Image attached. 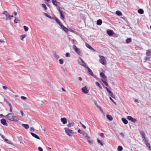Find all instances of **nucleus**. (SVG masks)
<instances>
[{
    "mask_svg": "<svg viewBox=\"0 0 151 151\" xmlns=\"http://www.w3.org/2000/svg\"><path fill=\"white\" fill-rule=\"evenodd\" d=\"M38 148L39 151H43V149L41 147H38Z\"/></svg>",
    "mask_w": 151,
    "mask_h": 151,
    "instance_id": "nucleus-53",
    "label": "nucleus"
},
{
    "mask_svg": "<svg viewBox=\"0 0 151 151\" xmlns=\"http://www.w3.org/2000/svg\"><path fill=\"white\" fill-rule=\"evenodd\" d=\"M23 27L24 28V31L25 32H27V31H28V27H27V26H24Z\"/></svg>",
    "mask_w": 151,
    "mask_h": 151,
    "instance_id": "nucleus-41",
    "label": "nucleus"
},
{
    "mask_svg": "<svg viewBox=\"0 0 151 151\" xmlns=\"http://www.w3.org/2000/svg\"><path fill=\"white\" fill-rule=\"evenodd\" d=\"M3 14L5 15L6 20H11V16L6 11L3 12Z\"/></svg>",
    "mask_w": 151,
    "mask_h": 151,
    "instance_id": "nucleus-5",
    "label": "nucleus"
},
{
    "mask_svg": "<svg viewBox=\"0 0 151 151\" xmlns=\"http://www.w3.org/2000/svg\"><path fill=\"white\" fill-rule=\"evenodd\" d=\"M60 26L62 29H63L65 32H67L68 31V29L64 27L62 24L60 25Z\"/></svg>",
    "mask_w": 151,
    "mask_h": 151,
    "instance_id": "nucleus-23",
    "label": "nucleus"
},
{
    "mask_svg": "<svg viewBox=\"0 0 151 151\" xmlns=\"http://www.w3.org/2000/svg\"><path fill=\"white\" fill-rule=\"evenodd\" d=\"M53 55H54L55 58L57 59H58L59 58V55H57L56 52H54L53 53Z\"/></svg>",
    "mask_w": 151,
    "mask_h": 151,
    "instance_id": "nucleus-31",
    "label": "nucleus"
},
{
    "mask_svg": "<svg viewBox=\"0 0 151 151\" xmlns=\"http://www.w3.org/2000/svg\"><path fill=\"white\" fill-rule=\"evenodd\" d=\"M1 123L4 126H7L8 124L6 123V120L4 119H1Z\"/></svg>",
    "mask_w": 151,
    "mask_h": 151,
    "instance_id": "nucleus-17",
    "label": "nucleus"
},
{
    "mask_svg": "<svg viewBox=\"0 0 151 151\" xmlns=\"http://www.w3.org/2000/svg\"><path fill=\"white\" fill-rule=\"evenodd\" d=\"M85 68L87 69V72L88 74L92 76H93V73L92 71L88 66H86Z\"/></svg>",
    "mask_w": 151,
    "mask_h": 151,
    "instance_id": "nucleus-12",
    "label": "nucleus"
},
{
    "mask_svg": "<svg viewBox=\"0 0 151 151\" xmlns=\"http://www.w3.org/2000/svg\"><path fill=\"white\" fill-rule=\"evenodd\" d=\"M68 30H69L71 32H74V31L73 29H68Z\"/></svg>",
    "mask_w": 151,
    "mask_h": 151,
    "instance_id": "nucleus-58",
    "label": "nucleus"
},
{
    "mask_svg": "<svg viewBox=\"0 0 151 151\" xmlns=\"http://www.w3.org/2000/svg\"><path fill=\"white\" fill-rule=\"evenodd\" d=\"M104 88L106 89L109 93H111V91L107 88L105 87Z\"/></svg>",
    "mask_w": 151,
    "mask_h": 151,
    "instance_id": "nucleus-48",
    "label": "nucleus"
},
{
    "mask_svg": "<svg viewBox=\"0 0 151 151\" xmlns=\"http://www.w3.org/2000/svg\"><path fill=\"white\" fill-rule=\"evenodd\" d=\"M30 134H31V135L33 137H35V138H36L37 139H40V137H38V136H37V135L35 134L34 133H32V132H31L30 133Z\"/></svg>",
    "mask_w": 151,
    "mask_h": 151,
    "instance_id": "nucleus-21",
    "label": "nucleus"
},
{
    "mask_svg": "<svg viewBox=\"0 0 151 151\" xmlns=\"http://www.w3.org/2000/svg\"><path fill=\"white\" fill-rule=\"evenodd\" d=\"M30 130L31 131L33 132L34 131V129L32 127H30Z\"/></svg>",
    "mask_w": 151,
    "mask_h": 151,
    "instance_id": "nucleus-54",
    "label": "nucleus"
},
{
    "mask_svg": "<svg viewBox=\"0 0 151 151\" xmlns=\"http://www.w3.org/2000/svg\"><path fill=\"white\" fill-rule=\"evenodd\" d=\"M81 90L82 92L84 94L87 93L89 92V90L87 89V87L86 86L82 88L81 89Z\"/></svg>",
    "mask_w": 151,
    "mask_h": 151,
    "instance_id": "nucleus-9",
    "label": "nucleus"
},
{
    "mask_svg": "<svg viewBox=\"0 0 151 151\" xmlns=\"http://www.w3.org/2000/svg\"><path fill=\"white\" fill-rule=\"evenodd\" d=\"M4 140L8 144H10L11 143L10 141L6 139H4Z\"/></svg>",
    "mask_w": 151,
    "mask_h": 151,
    "instance_id": "nucleus-46",
    "label": "nucleus"
},
{
    "mask_svg": "<svg viewBox=\"0 0 151 151\" xmlns=\"http://www.w3.org/2000/svg\"><path fill=\"white\" fill-rule=\"evenodd\" d=\"M78 62L80 65L85 67V68L87 66L84 61L81 58H80L78 59Z\"/></svg>",
    "mask_w": 151,
    "mask_h": 151,
    "instance_id": "nucleus-6",
    "label": "nucleus"
},
{
    "mask_svg": "<svg viewBox=\"0 0 151 151\" xmlns=\"http://www.w3.org/2000/svg\"><path fill=\"white\" fill-rule=\"evenodd\" d=\"M120 135L123 137H124V134L122 133L121 132L120 133Z\"/></svg>",
    "mask_w": 151,
    "mask_h": 151,
    "instance_id": "nucleus-56",
    "label": "nucleus"
},
{
    "mask_svg": "<svg viewBox=\"0 0 151 151\" xmlns=\"http://www.w3.org/2000/svg\"><path fill=\"white\" fill-rule=\"evenodd\" d=\"M53 4L55 6H57L60 5V3L56 0H52Z\"/></svg>",
    "mask_w": 151,
    "mask_h": 151,
    "instance_id": "nucleus-13",
    "label": "nucleus"
},
{
    "mask_svg": "<svg viewBox=\"0 0 151 151\" xmlns=\"http://www.w3.org/2000/svg\"><path fill=\"white\" fill-rule=\"evenodd\" d=\"M20 112V113H21L22 116H23V115H24V113H23V111L22 110H21Z\"/></svg>",
    "mask_w": 151,
    "mask_h": 151,
    "instance_id": "nucleus-60",
    "label": "nucleus"
},
{
    "mask_svg": "<svg viewBox=\"0 0 151 151\" xmlns=\"http://www.w3.org/2000/svg\"><path fill=\"white\" fill-rule=\"evenodd\" d=\"M140 134L141 136H142V138L143 141H144L147 139H146V137H145V132L144 131H140Z\"/></svg>",
    "mask_w": 151,
    "mask_h": 151,
    "instance_id": "nucleus-10",
    "label": "nucleus"
},
{
    "mask_svg": "<svg viewBox=\"0 0 151 151\" xmlns=\"http://www.w3.org/2000/svg\"><path fill=\"white\" fill-rule=\"evenodd\" d=\"M42 6L43 7H44V8L45 10H46V9H47V8L45 4H42Z\"/></svg>",
    "mask_w": 151,
    "mask_h": 151,
    "instance_id": "nucleus-43",
    "label": "nucleus"
},
{
    "mask_svg": "<svg viewBox=\"0 0 151 151\" xmlns=\"http://www.w3.org/2000/svg\"><path fill=\"white\" fill-rule=\"evenodd\" d=\"M62 8L60 7H59L58 9L60 14V17L61 19L64 20V12L61 10L60 9Z\"/></svg>",
    "mask_w": 151,
    "mask_h": 151,
    "instance_id": "nucleus-4",
    "label": "nucleus"
},
{
    "mask_svg": "<svg viewBox=\"0 0 151 151\" xmlns=\"http://www.w3.org/2000/svg\"><path fill=\"white\" fill-rule=\"evenodd\" d=\"M78 132L82 134L83 136H84L85 138L87 136V134L84 131H81L80 129H79L78 130Z\"/></svg>",
    "mask_w": 151,
    "mask_h": 151,
    "instance_id": "nucleus-8",
    "label": "nucleus"
},
{
    "mask_svg": "<svg viewBox=\"0 0 151 151\" xmlns=\"http://www.w3.org/2000/svg\"><path fill=\"white\" fill-rule=\"evenodd\" d=\"M78 78L79 80L80 81H81L82 80V79L81 77H79Z\"/></svg>",
    "mask_w": 151,
    "mask_h": 151,
    "instance_id": "nucleus-63",
    "label": "nucleus"
},
{
    "mask_svg": "<svg viewBox=\"0 0 151 151\" xmlns=\"http://www.w3.org/2000/svg\"><path fill=\"white\" fill-rule=\"evenodd\" d=\"M96 85L100 89H102V87L100 86V84L97 82H96Z\"/></svg>",
    "mask_w": 151,
    "mask_h": 151,
    "instance_id": "nucleus-36",
    "label": "nucleus"
},
{
    "mask_svg": "<svg viewBox=\"0 0 151 151\" xmlns=\"http://www.w3.org/2000/svg\"><path fill=\"white\" fill-rule=\"evenodd\" d=\"M107 33L109 35L111 36L113 35L114 32L113 30H109L107 31Z\"/></svg>",
    "mask_w": 151,
    "mask_h": 151,
    "instance_id": "nucleus-16",
    "label": "nucleus"
},
{
    "mask_svg": "<svg viewBox=\"0 0 151 151\" xmlns=\"http://www.w3.org/2000/svg\"><path fill=\"white\" fill-rule=\"evenodd\" d=\"M98 142L100 144L101 146H103V144L102 143V142L99 140L97 139V140Z\"/></svg>",
    "mask_w": 151,
    "mask_h": 151,
    "instance_id": "nucleus-42",
    "label": "nucleus"
},
{
    "mask_svg": "<svg viewBox=\"0 0 151 151\" xmlns=\"http://www.w3.org/2000/svg\"><path fill=\"white\" fill-rule=\"evenodd\" d=\"M138 12L140 14H142L144 13V11L142 9H139L138 10Z\"/></svg>",
    "mask_w": 151,
    "mask_h": 151,
    "instance_id": "nucleus-30",
    "label": "nucleus"
},
{
    "mask_svg": "<svg viewBox=\"0 0 151 151\" xmlns=\"http://www.w3.org/2000/svg\"><path fill=\"white\" fill-rule=\"evenodd\" d=\"M121 120L123 123L125 124H127L128 123L127 120L125 118H122Z\"/></svg>",
    "mask_w": 151,
    "mask_h": 151,
    "instance_id": "nucleus-24",
    "label": "nucleus"
},
{
    "mask_svg": "<svg viewBox=\"0 0 151 151\" xmlns=\"http://www.w3.org/2000/svg\"><path fill=\"white\" fill-rule=\"evenodd\" d=\"M100 76L104 79H105V80H106L107 77L103 73H100Z\"/></svg>",
    "mask_w": 151,
    "mask_h": 151,
    "instance_id": "nucleus-15",
    "label": "nucleus"
},
{
    "mask_svg": "<svg viewBox=\"0 0 151 151\" xmlns=\"http://www.w3.org/2000/svg\"><path fill=\"white\" fill-rule=\"evenodd\" d=\"M85 138L87 139L88 141V143L90 144V145H92L93 143V142L92 141L90 140V137L87 136Z\"/></svg>",
    "mask_w": 151,
    "mask_h": 151,
    "instance_id": "nucleus-19",
    "label": "nucleus"
},
{
    "mask_svg": "<svg viewBox=\"0 0 151 151\" xmlns=\"http://www.w3.org/2000/svg\"><path fill=\"white\" fill-rule=\"evenodd\" d=\"M64 129L66 133L69 136H71L72 135V134L73 133L72 130L66 127L64 128Z\"/></svg>",
    "mask_w": 151,
    "mask_h": 151,
    "instance_id": "nucleus-3",
    "label": "nucleus"
},
{
    "mask_svg": "<svg viewBox=\"0 0 151 151\" xmlns=\"http://www.w3.org/2000/svg\"><path fill=\"white\" fill-rule=\"evenodd\" d=\"M2 88H3L4 89H8L7 87H6V86H3V87H2Z\"/></svg>",
    "mask_w": 151,
    "mask_h": 151,
    "instance_id": "nucleus-57",
    "label": "nucleus"
},
{
    "mask_svg": "<svg viewBox=\"0 0 151 151\" xmlns=\"http://www.w3.org/2000/svg\"><path fill=\"white\" fill-rule=\"evenodd\" d=\"M109 95L113 98H114L115 96L113 94V93L111 92V93H109Z\"/></svg>",
    "mask_w": 151,
    "mask_h": 151,
    "instance_id": "nucleus-44",
    "label": "nucleus"
},
{
    "mask_svg": "<svg viewBox=\"0 0 151 151\" xmlns=\"http://www.w3.org/2000/svg\"><path fill=\"white\" fill-rule=\"evenodd\" d=\"M59 62L60 64H62L63 63V61L62 59H60L59 60Z\"/></svg>",
    "mask_w": 151,
    "mask_h": 151,
    "instance_id": "nucleus-45",
    "label": "nucleus"
},
{
    "mask_svg": "<svg viewBox=\"0 0 151 151\" xmlns=\"http://www.w3.org/2000/svg\"><path fill=\"white\" fill-rule=\"evenodd\" d=\"M22 126L26 129H28L29 128V126L27 124H22Z\"/></svg>",
    "mask_w": 151,
    "mask_h": 151,
    "instance_id": "nucleus-28",
    "label": "nucleus"
},
{
    "mask_svg": "<svg viewBox=\"0 0 151 151\" xmlns=\"http://www.w3.org/2000/svg\"><path fill=\"white\" fill-rule=\"evenodd\" d=\"M150 57H146L145 58V60H150Z\"/></svg>",
    "mask_w": 151,
    "mask_h": 151,
    "instance_id": "nucleus-52",
    "label": "nucleus"
},
{
    "mask_svg": "<svg viewBox=\"0 0 151 151\" xmlns=\"http://www.w3.org/2000/svg\"><path fill=\"white\" fill-rule=\"evenodd\" d=\"M127 119L134 123H135L137 121L135 119L133 118L132 116H127Z\"/></svg>",
    "mask_w": 151,
    "mask_h": 151,
    "instance_id": "nucleus-11",
    "label": "nucleus"
},
{
    "mask_svg": "<svg viewBox=\"0 0 151 151\" xmlns=\"http://www.w3.org/2000/svg\"><path fill=\"white\" fill-rule=\"evenodd\" d=\"M65 56L67 57H70V53L68 52L67 53L65 54Z\"/></svg>",
    "mask_w": 151,
    "mask_h": 151,
    "instance_id": "nucleus-47",
    "label": "nucleus"
},
{
    "mask_svg": "<svg viewBox=\"0 0 151 151\" xmlns=\"http://www.w3.org/2000/svg\"><path fill=\"white\" fill-rule=\"evenodd\" d=\"M102 23V21L101 19H99L97 21V24L98 25H101Z\"/></svg>",
    "mask_w": 151,
    "mask_h": 151,
    "instance_id": "nucleus-29",
    "label": "nucleus"
},
{
    "mask_svg": "<svg viewBox=\"0 0 151 151\" xmlns=\"http://www.w3.org/2000/svg\"><path fill=\"white\" fill-rule=\"evenodd\" d=\"M73 48L74 50L77 54L78 55H80L81 52L79 48H77V47L75 45H73Z\"/></svg>",
    "mask_w": 151,
    "mask_h": 151,
    "instance_id": "nucleus-7",
    "label": "nucleus"
},
{
    "mask_svg": "<svg viewBox=\"0 0 151 151\" xmlns=\"http://www.w3.org/2000/svg\"><path fill=\"white\" fill-rule=\"evenodd\" d=\"M21 98L24 100H26L27 99V98L25 96H21Z\"/></svg>",
    "mask_w": 151,
    "mask_h": 151,
    "instance_id": "nucleus-50",
    "label": "nucleus"
},
{
    "mask_svg": "<svg viewBox=\"0 0 151 151\" xmlns=\"http://www.w3.org/2000/svg\"><path fill=\"white\" fill-rule=\"evenodd\" d=\"M9 92H8L7 93L9 94V95L11 96L12 94L11 93V91L10 90H9Z\"/></svg>",
    "mask_w": 151,
    "mask_h": 151,
    "instance_id": "nucleus-59",
    "label": "nucleus"
},
{
    "mask_svg": "<svg viewBox=\"0 0 151 151\" xmlns=\"http://www.w3.org/2000/svg\"><path fill=\"white\" fill-rule=\"evenodd\" d=\"M144 142L147 146L148 147L149 149L151 150V147L150 146V144L148 142V140L147 139L144 141Z\"/></svg>",
    "mask_w": 151,
    "mask_h": 151,
    "instance_id": "nucleus-14",
    "label": "nucleus"
},
{
    "mask_svg": "<svg viewBox=\"0 0 151 151\" xmlns=\"http://www.w3.org/2000/svg\"><path fill=\"white\" fill-rule=\"evenodd\" d=\"M15 19L14 20V22L15 23H17L19 22V19L17 18H16V17H15Z\"/></svg>",
    "mask_w": 151,
    "mask_h": 151,
    "instance_id": "nucleus-40",
    "label": "nucleus"
},
{
    "mask_svg": "<svg viewBox=\"0 0 151 151\" xmlns=\"http://www.w3.org/2000/svg\"><path fill=\"white\" fill-rule=\"evenodd\" d=\"M101 80L103 82V83H104V84H105V85L106 86H108V84L106 81V80H105V79H101Z\"/></svg>",
    "mask_w": 151,
    "mask_h": 151,
    "instance_id": "nucleus-34",
    "label": "nucleus"
},
{
    "mask_svg": "<svg viewBox=\"0 0 151 151\" xmlns=\"http://www.w3.org/2000/svg\"><path fill=\"white\" fill-rule=\"evenodd\" d=\"M146 55L148 57H151V50H148L146 52Z\"/></svg>",
    "mask_w": 151,
    "mask_h": 151,
    "instance_id": "nucleus-18",
    "label": "nucleus"
},
{
    "mask_svg": "<svg viewBox=\"0 0 151 151\" xmlns=\"http://www.w3.org/2000/svg\"><path fill=\"white\" fill-rule=\"evenodd\" d=\"M110 99L112 101V102L114 104H116V103L114 101L113 99L111 98V97H109Z\"/></svg>",
    "mask_w": 151,
    "mask_h": 151,
    "instance_id": "nucleus-55",
    "label": "nucleus"
},
{
    "mask_svg": "<svg viewBox=\"0 0 151 151\" xmlns=\"http://www.w3.org/2000/svg\"><path fill=\"white\" fill-rule=\"evenodd\" d=\"M79 123L84 129H85L86 128V127L81 122H80Z\"/></svg>",
    "mask_w": 151,
    "mask_h": 151,
    "instance_id": "nucleus-49",
    "label": "nucleus"
},
{
    "mask_svg": "<svg viewBox=\"0 0 151 151\" xmlns=\"http://www.w3.org/2000/svg\"><path fill=\"white\" fill-rule=\"evenodd\" d=\"M131 41L132 40L131 38H128L126 40V42L127 43H128L131 42Z\"/></svg>",
    "mask_w": 151,
    "mask_h": 151,
    "instance_id": "nucleus-33",
    "label": "nucleus"
},
{
    "mask_svg": "<svg viewBox=\"0 0 151 151\" xmlns=\"http://www.w3.org/2000/svg\"><path fill=\"white\" fill-rule=\"evenodd\" d=\"M44 15L45 16H46V17H48V18H49L50 19H52L51 17V16H50V15H48L47 13H44Z\"/></svg>",
    "mask_w": 151,
    "mask_h": 151,
    "instance_id": "nucleus-39",
    "label": "nucleus"
},
{
    "mask_svg": "<svg viewBox=\"0 0 151 151\" xmlns=\"http://www.w3.org/2000/svg\"><path fill=\"white\" fill-rule=\"evenodd\" d=\"M9 107H10L9 111L10 112H12V106L11 105V104L10 103L9 104Z\"/></svg>",
    "mask_w": 151,
    "mask_h": 151,
    "instance_id": "nucleus-37",
    "label": "nucleus"
},
{
    "mask_svg": "<svg viewBox=\"0 0 151 151\" xmlns=\"http://www.w3.org/2000/svg\"><path fill=\"white\" fill-rule=\"evenodd\" d=\"M69 123L67 125L68 127V128L70 127H71L73 126L74 125V123L73 122H68Z\"/></svg>",
    "mask_w": 151,
    "mask_h": 151,
    "instance_id": "nucleus-25",
    "label": "nucleus"
},
{
    "mask_svg": "<svg viewBox=\"0 0 151 151\" xmlns=\"http://www.w3.org/2000/svg\"><path fill=\"white\" fill-rule=\"evenodd\" d=\"M123 149V148L121 146H119L117 148V150L118 151H121Z\"/></svg>",
    "mask_w": 151,
    "mask_h": 151,
    "instance_id": "nucleus-38",
    "label": "nucleus"
},
{
    "mask_svg": "<svg viewBox=\"0 0 151 151\" xmlns=\"http://www.w3.org/2000/svg\"><path fill=\"white\" fill-rule=\"evenodd\" d=\"M116 15L119 16H121L122 15L121 12L119 11H117L116 12Z\"/></svg>",
    "mask_w": 151,
    "mask_h": 151,
    "instance_id": "nucleus-32",
    "label": "nucleus"
},
{
    "mask_svg": "<svg viewBox=\"0 0 151 151\" xmlns=\"http://www.w3.org/2000/svg\"><path fill=\"white\" fill-rule=\"evenodd\" d=\"M26 36V35H22L21 36V40H23V39Z\"/></svg>",
    "mask_w": 151,
    "mask_h": 151,
    "instance_id": "nucleus-35",
    "label": "nucleus"
},
{
    "mask_svg": "<svg viewBox=\"0 0 151 151\" xmlns=\"http://www.w3.org/2000/svg\"><path fill=\"white\" fill-rule=\"evenodd\" d=\"M7 119L10 120L17 122L19 121V119L16 116H14L13 113L8 114L6 116Z\"/></svg>",
    "mask_w": 151,
    "mask_h": 151,
    "instance_id": "nucleus-1",
    "label": "nucleus"
},
{
    "mask_svg": "<svg viewBox=\"0 0 151 151\" xmlns=\"http://www.w3.org/2000/svg\"><path fill=\"white\" fill-rule=\"evenodd\" d=\"M54 19L56 21V22L57 23H58L60 25H60L61 24H62L60 22V21L58 19H57V18H56V17H55L54 18Z\"/></svg>",
    "mask_w": 151,
    "mask_h": 151,
    "instance_id": "nucleus-26",
    "label": "nucleus"
},
{
    "mask_svg": "<svg viewBox=\"0 0 151 151\" xmlns=\"http://www.w3.org/2000/svg\"><path fill=\"white\" fill-rule=\"evenodd\" d=\"M1 137L2 138H3V139L4 140V139H5V137H4V136L3 135H2L1 136Z\"/></svg>",
    "mask_w": 151,
    "mask_h": 151,
    "instance_id": "nucleus-64",
    "label": "nucleus"
},
{
    "mask_svg": "<svg viewBox=\"0 0 151 151\" xmlns=\"http://www.w3.org/2000/svg\"><path fill=\"white\" fill-rule=\"evenodd\" d=\"M73 44H75V42H76V40H73Z\"/></svg>",
    "mask_w": 151,
    "mask_h": 151,
    "instance_id": "nucleus-62",
    "label": "nucleus"
},
{
    "mask_svg": "<svg viewBox=\"0 0 151 151\" xmlns=\"http://www.w3.org/2000/svg\"><path fill=\"white\" fill-rule=\"evenodd\" d=\"M85 45L87 47L90 49V50H92L93 51H95V50L92 48L90 45H89L87 43H86Z\"/></svg>",
    "mask_w": 151,
    "mask_h": 151,
    "instance_id": "nucleus-20",
    "label": "nucleus"
},
{
    "mask_svg": "<svg viewBox=\"0 0 151 151\" xmlns=\"http://www.w3.org/2000/svg\"><path fill=\"white\" fill-rule=\"evenodd\" d=\"M106 116L107 117V118L109 120V121H111L112 120V116L109 115H106Z\"/></svg>",
    "mask_w": 151,
    "mask_h": 151,
    "instance_id": "nucleus-27",
    "label": "nucleus"
},
{
    "mask_svg": "<svg viewBox=\"0 0 151 151\" xmlns=\"http://www.w3.org/2000/svg\"><path fill=\"white\" fill-rule=\"evenodd\" d=\"M99 57L100 58V59L99 60L100 62L104 65H106V62L105 57L104 56H99Z\"/></svg>",
    "mask_w": 151,
    "mask_h": 151,
    "instance_id": "nucleus-2",
    "label": "nucleus"
},
{
    "mask_svg": "<svg viewBox=\"0 0 151 151\" xmlns=\"http://www.w3.org/2000/svg\"><path fill=\"white\" fill-rule=\"evenodd\" d=\"M13 13L15 16H16L17 14V12H14Z\"/></svg>",
    "mask_w": 151,
    "mask_h": 151,
    "instance_id": "nucleus-61",
    "label": "nucleus"
},
{
    "mask_svg": "<svg viewBox=\"0 0 151 151\" xmlns=\"http://www.w3.org/2000/svg\"><path fill=\"white\" fill-rule=\"evenodd\" d=\"M60 120L61 122L64 124H65L67 123V119L65 118H61Z\"/></svg>",
    "mask_w": 151,
    "mask_h": 151,
    "instance_id": "nucleus-22",
    "label": "nucleus"
},
{
    "mask_svg": "<svg viewBox=\"0 0 151 151\" xmlns=\"http://www.w3.org/2000/svg\"><path fill=\"white\" fill-rule=\"evenodd\" d=\"M100 136L103 137H104V134L103 133H101L100 134Z\"/></svg>",
    "mask_w": 151,
    "mask_h": 151,
    "instance_id": "nucleus-51",
    "label": "nucleus"
}]
</instances>
